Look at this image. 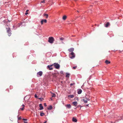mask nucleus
<instances>
[{
  "instance_id": "nucleus-1",
  "label": "nucleus",
  "mask_w": 123,
  "mask_h": 123,
  "mask_svg": "<svg viewBox=\"0 0 123 123\" xmlns=\"http://www.w3.org/2000/svg\"><path fill=\"white\" fill-rule=\"evenodd\" d=\"M6 29L7 30V32L8 33V35L9 36H10L11 34V30L10 29L8 25L6 26Z\"/></svg>"
},
{
  "instance_id": "nucleus-2",
  "label": "nucleus",
  "mask_w": 123,
  "mask_h": 123,
  "mask_svg": "<svg viewBox=\"0 0 123 123\" xmlns=\"http://www.w3.org/2000/svg\"><path fill=\"white\" fill-rule=\"evenodd\" d=\"M55 39L54 38L52 37H50L49 38L48 42L50 43H53Z\"/></svg>"
},
{
  "instance_id": "nucleus-3",
  "label": "nucleus",
  "mask_w": 123,
  "mask_h": 123,
  "mask_svg": "<svg viewBox=\"0 0 123 123\" xmlns=\"http://www.w3.org/2000/svg\"><path fill=\"white\" fill-rule=\"evenodd\" d=\"M69 56L71 58L73 59L75 57V54L73 52H72L69 54Z\"/></svg>"
},
{
  "instance_id": "nucleus-4",
  "label": "nucleus",
  "mask_w": 123,
  "mask_h": 123,
  "mask_svg": "<svg viewBox=\"0 0 123 123\" xmlns=\"http://www.w3.org/2000/svg\"><path fill=\"white\" fill-rule=\"evenodd\" d=\"M54 66L56 69H58L60 68V65L57 63H55Z\"/></svg>"
},
{
  "instance_id": "nucleus-5",
  "label": "nucleus",
  "mask_w": 123,
  "mask_h": 123,
  "mask_svg": "<svg viewBox=\"0 0 123 123\" xmlns=\"http://www.w3.org/2000/svg\"><path fill=\"white\" fill-rule=\"evenodd\" d=\"M37 77L41 76L43 74V72L41 71H40L37 73Z\"/></svg>"
},
{
  "instance_id": "nucleus-6",
  "label": "nucleus",
  "mask_w": 123,
  "mask_h": 123,
  "mask_svg": "<svg viewBox=\"0 0 123 123\" xmlns=\"http://www.w3.org/2000/svg\"><path fill=\"white\" fill-rule=\"evenodd\" d=\"M47 20H46L45 19H42L41 21V25H43V22L46 23L47 22Z\"/></svg>"
},
{
  "instance_id": "nucleus-7",
  "label": "nucleus",
  "mask_w": 123,
  "mask_h": 123,
  "mask_svg": "<svg viewBox=\"0 0 123 123\" xmlns=\"http://www.w3.org/2000/svg\"><path fill=\"white\" fill-rule=\"evenodd\" d=\"M74 50V49L73 48H71L68 49V51L70 52H73V51Z\"/></svg>"
},
{
  "instance_id": "nucleus-8",
  "label": "nucleus",
  "mask_w": 123,
  "mask_h": 123,
  "mask_svg": "<svg viewBox=\"0 0 123 123\" xmlns=\"http://www.w3.org/2000/svg\"><path fill=\"white\" fill-rule=\"evenodd\" d=\"M53 65H52L50 66L48 65V66L47 67L49 70H52L53 69V68L51 67Z\"/></svg>"
},
{
  "instance_id": "nucleus-9",
  "label": "nucleus",
  "mask_w": 123,
  "mask_h": 123,
  "mask_svg": "<svg viewBox=\"0 0 123 123\" xmlns=\"http://www.w3.org/2000/svg\"><path fill=\"white\" fill-rule=\"evenodd\" d=\"M72 120L73 122H76L77 121V120L74 117L73 118Z\"/></svg>"
},
{
  "instance_id": "nucleus-10",
  "label": "nucleus",
  "mask_w": 123,
  "mask_h": 123,
  "mask_svg": "<svg viewBox=\"0 0 123 123\" xmlns=\"http://www.w3.org/2000/svg\"><path fill=\"white\" fill-rule=\"evenodd\" d=\"M105 63L107 65L110 63L111 62L110 61H109L108 60H107L105 61Z\"/></svg>"
},
{
  "instance_id": "nucleus-11",
  "label": "nucleus",
  "mask_w": 123,
  "mask_h": 123,
  "mask_svg": "<svg viewBox=\"0 0 123 123\" xmlns=\"http://www.w3.org/2000/svg\"><path fill=\"white\" fill-rule=\"evenodd\" d=\"M39 107L40 108L39 109L40 110H42L43 109V107L42 106V105L41 104H39Z\"/></svg>"
},
{
  "instance_id": "nucleus-12",
  "label": "nucleus",
  "mask_w": 123,
  "mask_h": 123,
  "mask_svg": "<svg viewBox=\"0 0 123 123\" xmlns=\"http://www.w3.org/2000/svg\"><path fill=\"white\" fill-rule=\"evenodd\" d=\"M110 25V23L109 22H107L106 24H105V26L106 27H108V26Z\"/></svg>"
},
{
  "instance_id": "nucleus-13",
  "label": "nucleus",
  "mask_w": 123,
  "mask_h": 123,
  "mask_svg": "<svg viewBox=\"0 0 123 123\" xmlns=\"http://www.w3.org/2000/svg\"><path fill=\"white\" fill-rule=\"evenodd\" d=\"M82 92V90L81 89L78 90V93L79 94H80Z\"/></svg>"
},
{
  "instance_id": "nucleus-14",
  "label": "nucleus",
  "mask_w": 123,
  "mask_h": 123,
  "mask_svg": "<svg viewBox=\"0 0 123 123\" xmlns=\"http://www.w3.org/2000/svg\"><path fill=\"white\" fill-rule=\"evenodd\" d=\"M86 99L88 100H89L90 99V96H87L86 97Z\"/></svg>"
},
{
  "instance_id": "nucleus-15",
  "label": "nucleus",
  "mask_w": 123,
  "mask_h": 123,
  "mask_svg": "<svg viewBox=\"0 0 123 123\" xmlns=\"http://www.w3.org/2000/svg\"><path fill=\"white\" fill-rule=\"evenodd\" d=\"M66 106L68 108H71V106L70 104H68L66 105Z\"/></svg>"
},
{
  "instance_id": "nucleus-16",
  "label": "nucleus",
  "mask_w": 123,
  "mask_h": 123,
  "mask_svg": "<svg viewBox=\"0 0 123 123\" xmlns=\"http://www.w3.org/2000/svg\"><path fill=\"white\" fill-rule=\"evenodd\" d=\"M73 105L75 106H76L77 105V102H74L73 103Z\"/></svg>"
},
{
  "instance_id": "nucleus-17",
  "label": "nucleus",
  "mask_w": 123,
  "mask_h": 123,
  "mask_svg": "<svg viewBox=\"0 0 123 123\" xmlns=\"http://www.w3.org/2000/svg\"><path fill=\"white\" fill-rule=\"evenodd\" d=\"M67 18V16L66 15L64 16L63 17L62 19L64 20H65Z\"/></svg>"
},
{
  "instance_id": "nucleus-18",
  "label": "nucleus",
  "mask_w": 123,
  "mask_h": 123,
  "mask_svg": "<svg viewBox=\"0 0 123 123\" xmlns=\"http://www.w3.org/2000/svg\"><path fill=\"white\" fill-rule=\"evenodd\" d=\"M74 97V95H69L68 96V97H70L71 98H72Z\"/></svg>"
},
{
  "instance_id": "nucleus-19",
  "label": "nucleus",
  "mask_w": 123,
  "mask_h": 123,
  "mask_svg": "<svg viewBox=\"0 0 123 123\" xmlns=\"http://www.w3.org/2000/svg\"><path fill=\"white\" fill-rule=\"evenodd\" d=\"M43 15L44 16H45L46 17V18H48V15L47 14L44 13L43 14Z\"/></svg>"
},
{
  "instance_id": "nucleus-20",
  "label": "nucleus",
  "mask_w": 123,
  "mask_h": 123,
  "mask_svg": "<svg viewBox=\"0 0 123 123\" xmlns=\"http://www.w3.org/2000/svg\"><path fill=\"white\" fill-rule=\"evenodd\" d=\"M52 106L50 105L48 107V110H50L51 109H52Z\"/></svg>"
},
{
  "instance_id": "nucleus-21",
  "label": "nucleus",
  "mask_w": 123,
  "mask_h": 123,
  "mask_svg": "<svg viewBox=\"0 0 123 123\" xmlns=\"http://www.w3.org/2000/svg\"><path fill=\"white\" fill-rule=\"evenodd\" d=\"M83 101L85 103H86L87 102V100H86L85 99H83L82 100V101Z\"/></svg>"
},
{
  "instance_id": "nucleus-22",
  "label": "nucleus",
  "mask_w": 123,
  "mask_h": 123,
  "mask_svg": "<svg viewBox=\"0 0 123 123\" xmlns=\"http://www.w3.org/2000/svg\"><path fill=\"white\" fill-rule=\"evenodd\" d=\"M22 108H20V109L22 111H23L24 109L25 105H22Z\"/></svg>"
},
{
  "instance_id": "nucleus-23",
  "label": "nucleus",
  "mask_w": 123,
  "mask_h": 123,
  "mask_svg": "<svg viewBox=\"0 0 123 123\" xmlns=\"http://www.w3.org/2000/svg\"><path fill=\"white\" fill-rule=\"evenodd\" d=\"M66 77H69V76L70 75V74L69 73H66Z\"/></svg>"
},
{
  "instance_id": "nucleus-24",
  "label": "nucleus",
  "mask_w": 123,
  "mask_h": 123,
  "mask_svg": "<svg viewBox=\"0 0 123 123\" xmlns=\"http://www.w3.org/2000/svg\"><path fill=\"white\" fill-rule=\"evenodd\" d=\"M74 100H75V101H76V100H77V101H78V97H75V98L74 99Z\"/></svg>"
},
{
  "instance_id": "nucleus-25",
  "label": "nucleus",
  "mask_w": 123,
  "mask_h": 123,
  "mask_svg": "<svg viewBox=\"0 0 123 123\" xmlns=\"http://www.w3.org/2000/svg\"><path fill=\"white\" fill-rule=\"evenodd\" d=\"M44 115V114L42 112L40 113V116H43Z\"/></svg>"
},
{
  "instance_id": "nucleus-26",
  "label": "nucleus",
  "mask_w": 123,
  "mask_h": 123,
  "mask_svg": "<svg viewBox=\"0 0 123 123\" xmlns=\"http://www.w3.org/2000/svg\"><path fill=\"white\" fill-rule=\"evenodd\" d=\"M60 40L62 41L64 40V38L62 37H60Z\"/></svg>"
},
{
  "instance_id": "nucleus-27",
  "label": "nucleus",
  "mask_w": 123,
  "mask_h": 123,
  "mask_svg": "<svg viewBox=\"0 0 123 123\" xmlns=\"http://www.w3.org/2000/svg\"><path fill=\"white\" fill-rule=\"evenodd\" d=\"M56 96V95L54 93H53V94L52 96V97H55Z\"/></svg>"
},
{
  "instance_id": "nucleus-28",
  "label": "nucleus",
  "mask_w": 123,
  "mask_h": 123,
  "mask_svg": "<svg viewBox=\"0 0 123 123\" xmlns=\"http://www.w3.org/2000/svg\"><path fill=\"white\" fill-rule=\"evenodd\" d=\"M28 11L29 10H26V12L25 13V15H26L28 14V13H27V12H28Z\"/></svg>"
},
{
  "instance_id": "nucleus-29",
  "label": "nucleus",
  "mask_w": 123,
  "mask_h": 123,
  "mask_svg": "<svg viewBox=\"0 0 123 123\" xmlns=\"http://www.w3.org/2000/svg\"><path fill=\"white\" fill-rule=\"evenodd\" d=\"M41 3H45V0H43L41 2Z\"/></svg>"
},
{
  "instance_id": "nucleus-30",
  "label": "nucleus",
  "mask_w": 123,
  "mask_h": 123,
  "mask_svg": "<svg viewBox=\"0 0 123 123\" xmlns=\"http://www.w3.org/2000/svg\"><path fill=\"white\" fill-rule=\"evenodd\" d=\"M77 66H75L73 67V69H75V68H77Z\"/></svg>"
},
{
  "instance_id": "nucleus-31",
  "label": "nucleus",
  "mask_w": 123,
  "mask_h": 123,
  "mask_svg": "<svg viewBox=\"0 0 123 123\" xmlns=\"http://www.w3.org/2000/svg\"><path fill=\"white\" fill-rule=\"evenodd\" d=\"M35 97L36 98H37L38 97L37 96V94H35Z\"/></svg>"
},
{
  "instance_id": "nucleus-32",
  "label": "nucleus",
  "mask_w": 123,
  "mask_h": 123,
  "mask_svg": "<svg viewBox=\"0 0 123 123\" xmlns=\"http://www.w3.org/2000/svg\"><path fill=\"white\" fill-rule=\"evenodd\" d=\"M44 106H45V107H46L47 106V105H46V103H44Z\"/></svg>"
},
{
  "instance_id": "nucleus-33",
  "label": "nucleus",
  "mask_w": 123,
  "mask_h": 123,
  "mask_svg": "<svg viewBox=\"0 0 123 123\" xmlns=\"http://www.w3.org/2000/svg\"><path fill=\"white\" fill-rule=\"evenodd\" d=\"M74 84V83H71V84L70 85L71 86H73Z\"/></svg>"
},
{
  "instance_id": "nucleus-34",
  "label": "nucleus",
  "mask_w": 123,
  "mask_h": 123,
  "mask_svg": "<svg viewBox=\"0 0 123 123\" xmlns=\"http://www.w3.org/2000/svg\"><path fill=\"white\" fill-rule=\"evenodd\" d=\"M63 72H61V74H63Z\"/></svg>"
},
{
  "instance_id": "nucleus-35",
  "label": "nucleus",
  "mask_w": 123,
  "mask_h": 123,
  "mask_svg": "<svg viewBox=\"0 0 123 123\" xmlns=\"http://www.w3.org/2000/svg\"><path fill=\"white\" fill-rule=\"evenodd\" d=\"M47 122V121H45V122H44V123H46Z\"/></svg>"
},
{
  "instance_id": "nucleus-36",
  "label": "nucleus",
  "mask_w": 123,
  "mask_h": 123,
  "mask_svg": "<svg viewBox=\"0 0 123 123\" xmlns=\"http://www.w3.org/2000/svg\"><path fill=\"white\" fill-rule=\"evenodd\" d=\"M23 120H27L26 119H23Z\"/></svg>"
},
{
  "instance_id": "nucleus-37",
  "label": "nucleus",
  "mask_w": 123,
  "mask_h": 123,
  "mask_svg": "<svg viewBox=\"0 0 123 123\" xmlns=\"http://www.w3.org/2000/svg\"><path fill=\"white\" fill-rule=\"evenodd\" d=\"M18 119H21V117H20Z\"/></svg>"
},
{
  "instance_id": "nucleus-38",
  "label": "nucleus",
  "mask_w": 123,
  "mask_h": 123,
  "mask_svg": "<svg viewBox=\"0 0 123 123\" xmlns=\"http://www.w3.org/2000/svg\"><path fill=\"white\" fill-rule=\"evenodd\" d=\"M39 99H41V98H39Z\"/></svg>"
},
{
  "instance_id": "nucleus-39",
  "label": "nucleus",
  "mask_w": 123,
  "mask_h": 123,
  "mask_svg": "<svg viewBox=\"0 0 123 123\" xmlns=\"http://www.w3.org/2000/svg\"><path fill=\"white\" fill-rule=\"evenodd\" d=\"M8 4H7L6 5V6H8Z\"/></svg>"
},
{
  "instance_id": "nucleus-40",
  "label": "nucleus",
  "mask_w": 123,
  "mask_h": 123,
  "mask_svg": "<svg viewBox=\"0 0 123 123\" xmlns=\"http://www.w3.org/2000/svg\"><path fill=\"white\" fill-rule=\"evenodd\" d=\"M24 122L25 123H27V122Z\"/></svg>"
},
{
  "instance_id": "nucleus-41",
  "label": "nucleus",
  "mask_w": 123,
  "mask_h": 123,
  "mask_svg": "<svg viewBox=\"0 0 123 123\" xmlns=\"http://www.w3.org/2000/svg\"><path fill=\"white\" fill-rule=\"evenodd\" d=\"M77 11V12H79V11Z\"/></svg>"
},
{
  "instance_id": "nucleus-42",
  "label": "nucleus",
  "mask_w": 123,
  "mask_h": 123,
  "mask_svg": "<svg viewBox=\"0 0 123 123\" xmlns=\"http://www.w3.org/2000/svg\"><path fill=\"white\" fill-rule=\"evenodd\" d=\"M92 7V6H90V7Z\"/></svg>"
},
{
  "instance_id": "nucleus-43",
  "label": "nucleus",
  "mask_w": 123,
  "mask_h": 123,
  "mask_svg": "<svg viewBox=\"0 0 123 123\" xmlns=\"http://www.w3.org/2000/svg\"><path fill=\"white\" fill-rule=\"evenodd\" d=\"M50 93H52V92H50Z\"/></svg>"
}]
</instances>
